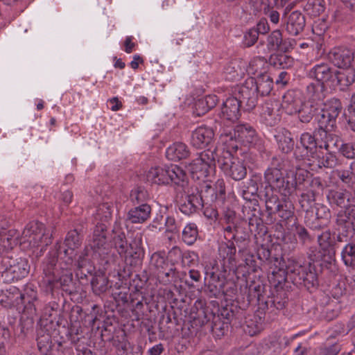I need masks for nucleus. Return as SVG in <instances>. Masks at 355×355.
Listing matches in <instances>:
<instances>
[{
  "label": "nucleus",
  "mask_w": 355,
  "mask_h": 355,
  "mask_svg": "<svg viewBox=\"0 0 355 355\" xmlns=\"http://www.w3.org/2000/svg\"><path fill=\"white\" fill-rule=\"evenodd\" d=\"M320 105L311 102H304L297 114L300 121L304 123H309L313 117L317 114Z\"/></svg>",
  "instance_id": "ea45409f"
},
{
  "label": "nucleus",
  "mask_w": 355,
  "mask_h": 355,
  "mask_svg": "<svg viewBox=\"0 0 355 355\" xmlns=\"http://www.w3.org/2000/svg\"><path fill=\"white\" fill-rule=\"evenodd\" d=\"M112 241L114 248H112L114 250L113 261H115V251L118 252L121 258L127 261L128 257L135 259H141L144 256V251L141 247V239H135L132 243H128L126 239L125 232L122 231L120 222L116 220L112 228ZM110 245H112L110 243ZM112 247V246H111Z\"/></svg>",
  "instance_id": "423d86ee"
},
{
  "label": "nucleus",
  "mask_w": 355,
  "mask_h": 355,
  "mask_svg": "<svg viewBox=\"0 0 355 355\" xmlns=\"http://www.w3.org/2000/svg\"><path fill=\"white\" fill-rule=\"evenodd\" d=\"M150 213L151 207L149 205H135L128 211L126 220L133 224L143 223L150 218Z\"/></svg>",
  "instance_id": "c85d7f7f"
},
{
  "label": "nucleus",
  "mask_w": 355,
  "mask_h": 355,
  "mask_svg": "<svg viewBox=\"0 0 355 355\" xmlns=\"http://www.w3.org/2000/svg\"><path fill=\"white\" fill-rule=\"evenodd\" d=\"M243 212L245 217H248L249 220V229L250 231L253 233L259 234L263 230L264 225L263 220L261 218V210L259 205L254 202V207L250 205L243 206Z\"/></svg>",
  "instance_id": "412c9836"
},
{
  "label": "nucleus",
  "mask_w": 355,
  "mask_h": 355,
  "mask_svg": "<svg viewBox=\"0 0 355 355\" xmlns=\"http://www.w3.org/2000/svg\"><path fill=\"white\" fill-rule=\"evenodd\" d=\"M211 304L217 311L216 313H210L211 321L207 324H204L205 320H201V333L207 331L211 332L216 339H220L229 331L230 324L232 322L239 320L243 313L240 307L234 303L226 304L221 309H218L215 302L212 301Z\"/></svg>",
  "instance_id": "7ed1b4c3"
},
{
  "label": "nucleus",
  "mask_w": 355,
  "mask_h": 355,
  "mask_svg": "<svg viewBox=\"0 0 355 355\" xmlns=\"http://www.w3.org/2000/svg\"><path fill=\"white\" fill-rule=\"evenodd\" d=\"M300 143L307 153L311 154V157L313 153L319 150L320 138L319 136L315 135L314 131L312 134L308 132L301 134Z\"/></svg>",
  "instance_id": "58836bf2"
},
{
  "label": "nucleus",
  "mask_w": 355,
  "mask_h": 355,
  "mask_svg": "<svg viewBox=\"0 0 355 355\" xmlns=\"http://www.w3.org/2000/svg\"><path fill=\"white\" fill-rule=\"evenodd\" d=\"M354 166H355V162L351 163L348 170H341L337 173L339 179L348 187H352L354 182Z\"/></svg>",
  "instance_id": "0e129e2a"
},
{
  "label": "nucleus",
  "mask_w": 355,
  "mask_h": 355,
  "mask_svg": "<svg viewBox=\"0 0 355 355\" xmlns=\"http://www.w3.org/2000/svg\"><path fill=\"white\" fill-rule=\"evenodd\" d=\"M216 150L214 132L211 126L201 125V206L213 203L217 199L216 179Z\"/></svg>",
  "instance_id": "f257e3e1"
},
{
  "label": "nucleus",
  "mask_w": 355,
  "mask_h": 355,
  "mask_svg": "<svg viewBox=\"0 0 355 355\" xmlns=\"http://www.w3.org/2000/svg\"><path fill=\"white\" fill-rule=\"evenodd\" d=\"M107 279L103 275L94 276L91 280L92 290L97 295H100L107 291Z\"/></svg>",
  "instance_id": "052dcab7"
},
{
  "label": "nucleus",
  "mask_w": 355,
  "mask_h": 355,
  "mask_svg": "<svg viewBox=\"0 0 355 355\" xmlns=\"http://www.w3.org/2000/svg\"><path fill=\"white\" fill-rule=\"evenodd\" d=\"M269 282L272 284L275 288H278L282 283H284L288 279L287 270L285 271L283 269L278 268L277 270H273L268 277Z\"/></svg>",
  "instance_id": "680f3d73"
},
{
  "label": "nucleus",
  "mask_w": 355,
  "mask_h": 355,
  "mask_svg": "<svg viewBox=\"0 0 355 355\" xmlns=\"http://www.w3.org/2000/svg\"><path fill=\"white\" fill-rule=\"evenodd\" d=\"M274 138L279 150L282 153L288 154L294 149L295 142L289 130L285 128L277 129Z\"/></svg>",
  "instance_id": "4be33fe9"
},
{
  "label": "nucleus",
  "mask_w": 355,
  "mask_h": 355,
  "mask_svg": "<svg viewBox=\"0 0 355 355\" xmlns=\"http://www.w3.org/2000/svg\"><path fill=\"white\" fill-rule=\"evenodd\" d=\"M186 179L185 172L175 164L151 167L146 173V180L157 184H167L171 182L184 187Z\"/></svg>",
  "instance_id": "0eeeda50"
},
{
  "label": "nucleus",
  "mask_w": 355,
  "mask_h": 355,
  "mask_svg": "<svg viewBox=\"0 0 355 355\" xmlns=\"http://www.w3.org/2000/svg\"><path fill=\"white\" fill-rule=\"evenodd\" d=\"M107 235V227L105 224L96 225L91 242L80 253L77 260L76 256L74 257L73 266H77L81 275L86 277L85 272L91 274L94 270L91 266L87 268L89 263V257L105 261V264H109L114 260V250L108 242Z\"/></svg>",
  "instance_id": "f03ea898"
},
{
  "label": "nucleus",
  "mask_w": 355,
  "mask_h": 355,
  "mask_svg": "<svg viewBox=\"0 0 355 355\" xmlns=\"http://www.w3.org/2000/svg\"><path fill=\"white\" fill-rule=\"evenodd\" d=\"M205 274V292L211 297H218L225 283V276L220 274L216 263L211 268L206 266Z\"/></svg>",
  "instance_id": "4468645a"
},
{
  "label": "nucleus",
  "mask_w": 355,
  "mask_h": 355,
  "mask_svg": "<svg viewBox=\"0 0 355 355\" xmlns=\"http://www.w3.org/2000/svg\"><path fill=\"white\" fill-rule=\"evenodd\" d=\"M60 272L56 276V282H55V288L60 287L62 290L67 291L73 281V274L71 269L73 266L67 267L63 260H60Z\"/></svg>",
  "instance_id": "473e14b6"
},
{
  "label": "nucleus",
  "mask_w": 355,
  "mask_h": 355,
  "mask_svg": "<svg viewBox=\"0 0 355 355\" xmlns=\"http://www.w3.org/2000/svg\"><path fill=\"white\" fill-rule=\"evenodd\" d=\"M282 21L286 31L291 35H297L302 33L306 26L304 15L300 11L295 10L287 15L285 12Z\"/></svg>",
  "instance_id": "a211bd4d"
},
{
  "label": "nucleus",
  "mask_w": 355,
  "mask_h": 355,
  "mask_svg": "<svg viewBox=\"0 0 355 355\" xmlns=\"http://www.w3.org/2000/svg\"><path fill=\"white\" fill-rule=\"evenodd\" d=\"M286 293L283 289L274 288L267 291L266 300L261 303V310L273 313L283 309L287 303Z\"/></svg>",
  "instance_id": "2eb2a0df"
},
{
  "label": "nucleus",
  "mask_w": 355,
  "mask_h": 355,
  "mask_svg": "<svg viewBox=\"0 0 355 355\" xmlns=\"http://www.w3.org/2000/svg\"><path fill=\"white\" fill-rule=\"evenodd\" d=\"M278 103L272 100L266 101L261 106V116L265 123L269 126L275 125L280 120L277 114Z\"/></svg>",
  "instance_id": "cd10ccee"
},
{
  "label": "nucleus",
  "mask_w": 355,
  "mask_h": 355,
  "mask_svg": "<svg viewBox=\"0 0 355 355\" xmlns=\"http://www.w3.org/2000/svg\"><path fill=\"white\" fill-rule=\"evenodd\" d=\"M5 227H0V255L4 252H8L19 243V236L15 235V230L5 232Z\"/></svg>",
  "instance_id": "72a5a7b5"
},
{
  "label": "nucleus",
  "mask_w": 355,
  "mask_h": 355,
  "mask_svg": "<svg viewBox=\"0 0 355 355\" xmlns=\"http://www.w3.org/2000/svg\"><path fill=\"white\" fill-rule=\"evenodd\" d=\"M241 87V97L247 101V110H252L257 103L258 94L268 95L272 89V79L266 73H261L257 78L247 79Z\"/></svg>",
  "instance_id": "39448f33"
},
{
  "label": "nucleus",
  "mask_w": 355,
  "mask_h": 355,
  "mask_svg": "<svg viewBox=\"0 0 355 355\" xmlns=\"http://www.w3.org/2000/svg\"><path fill=\"white\" fill-rule=\"evenodd\" d=\"M20 300H21V308L23 307L24 311L31 315L36 314L38 306V303L35 304L37 302V294L33 284H30L25 286Z\"/></svg>",
  "instance_id": "5701e85b"
},
{
  "label": "nucleus",
  "mask_w": 355,
  "mask_h": 355,
  "mask_svg": "<svg viewBox=\"0 0 355 355\" xmlns=\"http://www.w3.org/2000/svg\"><path fill=\"white\" fill-rule=\"evenodd\" d=\"M341 257L347 266H355V240L347 243L341 252Z\"/></svg>",
  "instance_id": "8fccbe9b"
},
{
  "label": "nucleus",
  "mask_w": 355,
  "mask_h": 355,
  "mask_svg": "<svg viewBox=\"0 0 355 355\" xmlns=\"http://www.w3.org/2000/svg\"><path fill=\"white\" fill-rule=\"evenodd\" d=\"M218 98L215 94H208L201 98V112L202 114L208 112L216 107Z\"/></svg>",
  "instance_id": "69168bd1"
},
{
  "label": "nucleus",
  "mask_w": 355,
  "mask_h": 355,
  "mask_svg": "<svg viewBox=\"0 0 355 355\" xmlns=\"http://www.w3.org/2000/svg\"><path fill=\"white\" fill-rule=\"evenodd\" d=\"M325 184L320 177H311L306 180V187L304 191L313 193L315 195L319 194L324 189Z\"/></svg>",
  "instance_id": "6e6d98bb"
},
{
  "label": "nucleus",
  "mask_w": 355,
  "mask_h": 355,
  "mask_svg": "<svg viewBox=\"0 0 355 355\" xmlns=\"http://www.w3.org/2000/svg\"><path fill=\"white\" fill-rule=\"evenodd\" d=\"M339 153L348 159H355V142L343 143Z\"/></svg>",
  "instance_id": "774afa93"
},
{
  "label": "nucleus",
  "mask_w": 355,
  "mask_h": 355,
  "mask_svg": "<svg viewBox=\"0 0 355 355\" xmlns=\"http://www.w3.org/2000/svg\"><path fill=\"white\" fill-rule=\"evenodd\" d=\"M266 182L274 189L282 184V181L284 178L282 172L277 168H269L264 173Z\"/></svg>",
  "instance_id": "de8ad7c7"
},
{
  "label": "nucleus",
  "mask_w": 355,
  "mask_h": 355,
  "mask_svg": "<svg viewBox=\"0 0 355 355\" xmlns=\"http://www.w3.org/2000/svg\"><path fill=\"white\" fill-rule=\"evenodd\" d=\"M303 103L295 91L288 90L282 97L281 106L287 114L293 115L297 114Z\"/></svg>",
  "instance_id": "393cba45"
},
{
  "label": "nucleus",
  "mask_w": 355,
  "mask_h": 355,
  "mask_svg": "<svg viewBox=\"0 0 355 355\" xmlns=\"http://www.w3.org/2000/svg\"><path fill=\"white\" fill-rule=\"evenodd\" d=\"M269 63L275 68L286 69L293 64V58L284 53L272 54L269 58Z\"/></svg>",
  "instance_id": "a18cd8bd"
},
{
  "label": "nucleus",
  "mask_w": 355,
  "mask_h": 355,
  "mask_svg": "<svg viewBox=\"0 0 355 355\" xmlns=\"http://www.w3.org/2000/svg\"><path fill=\"white\" fill-rule=\"evenodd\" d=\"M226 78L230 80H236L241 78L243 74V71L237 61H232L225 69Z\"/></svg>",
  "instance_id": "5fc2aeb1"
},
{
  "label": "nucleus",
  "mask_w": 355,
  "mask_h": 355,
  "mask_svg": "<svg viewBox=\"0 0 355 355\" xmlns=\"http://www.w3.org/2000/svg\"><path fill=\"white\" fill-rule=\"evenodd\" d=\"M112 209L113 207L109 202L99 205L95 214L96 219L101 220V223L105 224L103 222H107L111 218ZM98 224H101V223H98L96 225Z\"/></svg>",
  "instance_id": "603ef678"
},
{
  "label": "nucleus",
  "mask_w": 355,
  "mask_h": 355,
  "mask_svg": "<svg viewBox=\"0 0 355 355\" xmlns=\"http://www.w3.org/2000/svg\"><path fill=\"white\" fill-rule=\"evenodd\" d=\"M37 344L38 350L43 355H50L54 346L51 336L43 328L37 331Z\"/></svg>",
  "instance_id": "c9c22d12"
},
{
  "label": "nucleus",
  "mask_w": 355,
  "mask_h": 355,
  "mask_svg": "<svg viewBox=\"0 0 355 355\" xmlns=\"http://www.w3.org/2000/svg\"><path fill=\"white\" fill-rule=\"evenodd\" d=\"M312 158L318 162V166L320 168H334L338 164V158L336 153L327 152L325 154L322 150H316L313 153Z\"/></svg>",
  "instance_id": "e433bc0d"
},
{
  "label": "nucleus",
  "mask_w": 355,
  "mask_h": 355,
  "mask_svg": "<svg viewBox=\"0 0 355 355\" xmlns=\"http://www.w3.org/2000/svg\"><path fill=\"white\" fill-rule=\"evenodd\" d=\"M150 267L155 270L157 272L160 270L168 268V262L166 259V253L164 251H158L154 252L150 257Z\"/></svg>",
  "instance_id": "3c124183"
},
{
  "label": "nucleus",
  "mask_w": 355,
  "mask_h": 355,
  "mask_svg": "<svg viewBox=\"0 0 355 355\" xmlns=\"http://www.w3.org/2000/svg\"><path fill=\"white\" fill-rule=\"evenodd\" d=\"M325 85L318 82L310 83L306 87V94L309 101L322 105L325 98Z\"/></svg>",
  "instance_id": "7c9ffc66"
},
{
  "label": "nucleus",
  "mask_w": 355,
  "mask_h": 355,
  "mask_svg": "<svg viewBox=\"0 0 355 355\" xmlns=\"http://www.w3.org/2000/svg\"><path fill=\"white\" fill-rule=\"evenodd\" d=\"M21 292L18 288L14 286H10L7 288L0 300V304L5 308L17 307L21 309Z\"/></svg>",
  "instance_id": "c756f323"
},
{
  "label": "nucleus",
  "mask_w": 355,
  "mask_h": 355,
  "mask_svg": "<svg viewBox=\"0 0 355 355\" xmlns=\"http://www.w3.org/2000/svg\"><path fill=\"white\" fill-rule=\"evenodd\" d=\"M140 295L138 291L133 293H129V288L123 287L117 288L112 293V296L119 305H125L128 303H133L135 300H137V297Z\"/></svg>",
  "instance_id": "37998d69"
},
{
  "label": "nucleus",
  "mask_w": 355,
  "mask_h": 355,
  "mask_svg": "<svg viewBox=\"0 0 355 355\" xmlns=\"http://www.w3.org/2000/svg\"><path fill=\"white\" fill-rule=\"evenodd\" d=\"M243 105L244 109L248 110L247 101L242 98L239 87L236 96L229 97L223 103L219 114L220 118L231 122L236 121L241 115V107Z\"/></svg>",
  "instance_id": "f8f14e48"
},
{
  "label": "nucleus",
  "mask_w": 355,
  "mask_h": 355,
  "mask_svg": "<svg viewBox=\"0 0 355 355\" xmlns=\"http://www.w3.org/2000/svg\"><path fill=\"white\" fill-rule=\"evenodd\" d=\"M250 6L254 15L269 12L272 3L270 0H250Z\"/></svg>",
  "instance_id": "e2e57ef3"
},
{
  "label": "nucleus",
  "mask_w": 355,
  "mask_h": 355,
  "mask_svg": "<svg viewBox=\"0 0 355 355\" xmlns=\"http://www.w3.org/2000/svg\"><path fill=\"white\" fill-rule=\"evenodd\" d=\"M266 288L263 284H253L249 287L248 301L249 303H257L259 309H261V303L266 300Z\"/></svg>",
  "instance_id": "4c0bfd02"
},
{
  "label": "nucleus",
  "mask_w": 355,
  "mask_h": 355,
  "mask_svg": "<svg viewBox=\"0 0 355 355\" xmlns=\"http://www.w3.org/2000/svg\"><path fill=\"white\" fill-rule=\"evenodd\" d=\"M336 226V231H340L342 234H345L347 236L355 231V222L352 220V218L347 214V211H340L338 214Z\"/></svg>",
  "instance_id": "a19ab883"
},
{
  "label": "nucleus",
  "mask_w": 355,
  "mask_h": 355,
  "mask_svg": "<svg viewBox=\"0 0 355 355\" xmlns=\"http://www.w3.org/2000/svg\"><path fill=\"white\" fill-rule=\"evenodd\" d=\"M301 6L307 15L317 17L325 9L324 0H301Z\"/></svg>",
  "instance_id": "79ce46f5"
},
{
  "label": "nucleus",
  "mask_w": 355,
  "mask_h": 355,
  "mask_svg": "<svg viewBox=\"0 0 355 355\" xmlns=\"http://www.w3.org/2000/svg\"><path fill=\"white\" fill-rule=\"evenodd\" d=\"M258 136L255 129L248 123H241L235 126L233 132L224 130L220 136V140L224 146V149L232 155L236 153L239 143L245 144H255Z\"/></svg>",
  "instance_id": "20e7f679"
},
{
  "label": "nucleus",
  "mask_w": 355,
  "mask_h": 355,
  "mask_svg": "<svg viewBox=\"0 0 355 355\" xmlns=\"http://www.w3.org/2000/svg\"><path fill=\"white\" fill-rule=\"evenodd\" d=\"M29 272L28 261L23 258L10 259L8 266L3 272L8 281H17L25 277Z\"/></svg>",
  "instance_id": "dca6fc26"
},
{
  "label": "nucleus",
  "mask_w": 355,
  "mask_h": 355,
  "mask_svg": "<svg viewBox=\"0 0 355 355\" xmlns=\"http://www.w3.org/2000/svg\"><path fill=\"white\" fill-rule=\"evenodd\" d=\"M287 275L293 284L304 286L307 290L315 288L318 286V275L315 267L311 263L302 266L293 263L287 266Z\"/></svg>",
  "instance_id": "1a4fd4ad"
},
{
  "label": "nucleus",
  "mask_w": 355,
  "mask_h": 355,
  "mask_svg": "<svg viewBox=\"0 0 355 355\" xmlns=\"http://www.w3.org/2000/svg\"><path fill=\"white\" fill-rule=\"evenodd\" d=\"M320 138L319 150L324 149L327 152L334 153L338 150L340 152V148L343 144L341 138L337 135L325 132L318 135Z\"/></svg>",
  "instance_id": "a878e982"
},
{
  "label": "nucleus",
  "mask_w": 355,
  "mask_h": 355,
  "mask_svg": "<svg viewBox=\"0 0 355 355\" xmlns=\"http://www.w3.org/2000/svg\"><path fill=\"white\" fill-rule=\"evenodd\" d=\"M281 199L277 195L270 194L268 192L265 194V205L268 214L267 218L270 223L273 222V216L280 206Z\"/></svg>",
  "instance_id": "09e8293b"
},
{
  "label": "nucleus",
  "mask_w": 355,
  "mask_h": 355,
  "mask_svg": "<svg viewBox=\"0 0 355 355\" xmlns=\"http://www.w3.org/2000/svg\"><path fill=\"white\" fill-rule=\"evenodd\" d=\"M329 61L338 68L352 67L354 59V53L347 47L337 46L328 53Z\"/></svg>",
  "instance_id": "f3484780"
},
{
  "label": "nucleus",
  "mask_w": 355,
  "mask_h": 355,
  "mask_svg": "<svg viewBox=\"0 0 355 355\" xmlns=\"http://www.w3.org/2000/svg\"><path fill=\"white\" fill-rule=\"evenodd\" d=\"M231 239L234 240L239 253H244L247 251L250 241L248 233L241 231L239 227H236Z\"/></svg>",
  "instance_id": "49530a36"
},
{
  "label": "nucleus",
  "mask_w": 355,
  "mask_h": 355,
  "mask_svg": "<svg viewBox=\"0 0 355 355\" xmlns=\"http://www.w3.org/2000/svg\"><path fill=\"white\" fill-rule=\"evenodd\" d=\"M83 234L76 229L70 230L66 235L64 245L67 247L63 252L60 251V260H63L67 267L73 266L74 257L77 256L76 250L82 245Z\"/></svg>",
  "instance_id": "ddd939ff"
},
{
  "label": "nucleus",
  "mask_w": 355,
  "mask_h": 355,
  "mask_svg": "<svg viewBox=\"0 0 355 355\" xmlns=\"http://www.w3.org/2000/svg\"><path fill=\"white\" fill-rule=\"evenodd\" d=\"M282 33L279 30L271 32L267 37L266 46L269 51H278L282 42Z\"/></svg>",
  "instance_id": "4d7b16f0"
},
{
  "label": "nucleus",
  "mask_w": 355,
  "mask_h": 355,
  "mask_svg": "<svg viewBox=\"0 0 355 355\" xmlns=\"http://www.w3.org/2000/svg\"><path fill=\"white\" fill-rule=\"evenodd\" d=\"M199 204L198 197L196 195L191 194L188 196L187 201L180 205V209L183 214L191 215L197 211Z\"/></svg>",
  "instance_id": "864d4df0"
},
{
  "label": "nucleus",
  "mask_w": 355,
  "mask_h": 355,
  "mask_svg": "<svg viewBox=\"0 0 355 355\" xmlns=\"http://www.w3.org/2000/svg\"><path fill=\"white\" fill-rule=\"evenodd\" d=\"M323 105L317 116L318 128L314 130L316 135L334 131L336 128L337 118L343 110L340 101L336 98H331Z\"/></svg>",
  "instance_id": "6e6552de"
},
{
  "label": "nucleus",
  "mask_w": 355,
  "mask_h": 355,
  "mask_svg": "<svg viewBox=\"0 0 355 355\" xmlns=\"http://www.w3.org/2000/svg\"><path fill=\"white\" fill-rule=\"evenodd\" d=\"M302 191V192L300 194L299 199V203L300 204L302 209L307 211L309 208L311 207L312 204L315 202L316 195L307 191Z\"/></svg>",
  "instance_id": "338daca9"
},
{
  "label": "nucleus",
  "mask_w": 355,
  "mask_h": 355,
  "mask_svg": "<svg viewBox=\"0 0 355 355\" xmlns=\"http://www.w3.org/2000/svg\"><path fill=\"white\" fill-rule=\"evenodd\" d=\"M231 156L233 157V154ZM228 173L233 180L239 181L246 176L247 169L242 161L232 157Z\"/></svg>",
  "instance_id": "c03bdc74"
},
{
  "label": "nucleus",
  "mask_w": 355,
  "mask_h": 355,
  "mask_svg": "<svg viewBox=\"0 0 355 355\" xmlns=\"http://www.w3.org/2000/svg\"><path fill=\"white\" fill-rule=\"evenodd\" d=\"M335 69L327 63H320L313 66L309 71V76L315 79L316 82L329 84L332 85L334 83Z\"/></svg>",
  "instance_id": "6ab92c4d"
},
{
  "label": "nucleus",
  "mask_w": 355,
  "mask_h": 355,
  "mask_svg": "<svg viewBox=\"0 0 355 355\" xmlns=\"http://www.w3.org/2000/svg\"><path fill=\"white\" fill-rule=\"evenodd\" d=\"M351 193L346 189H331L327 196V200L331 205L341 208L349 207Z\"/></svg>",
  "instance_id": "2f4dec72"
},
{
  "label": "nucleus",
  "mask_w": 355,
  "mask_h": 355,
  "mask_svg": "<svg viewBox=\"0 0 355 355\" xmlns=\"http://www.w3.org/2000/svg\"><path fill=\"white\" fill-rule=\"evenodd\" d=\"M55 248V251L49 252L42 265L44 277L42 284L45 287V291L47 293H52L55 289V282L57 281L56 276L60 272V268H58L56 264L58 257H60V250L61 246L59 243H56Z\"/></svg>",
  "instance_id": "9b49d317"
},
{
  "label": "nucleus",
  "mask_w": 355,
  "mask_h": 355,
  "mask_svg": "<svg viewBox=\"0 0 355 355\" xmlns=\"http://www.w3.org/2000/svg\"><path fill=\"white\" fill-rule=\"evenodd\" d=\"M148 198L147 191L142 187H137L131 191L130 200L134 205H148L146 203Z\"/></svg>",
  "instance_id": "13d9d810"
},
{
  "label": "nucleus",
  "mask_w": 355,
  "mask_h": 355,
  "mask_svg": "<svg viewBox=\"0 0 355 355\" xmlns=\"http://www.w3.org/2000/svg\"><path fill=\"white\" fill-rule=\"evenodd\" d=\"M20 243H28L31 248L44 247L51 243V237L46 232L44 225L38 221H32L25 227Z\"/></svg>",
  "instance_id": "9d476101"
},
{
  "label": "nucleus",
  "mask_w": 355,
  "mask_h": 355,
  "mask_svg": "<svg viewBox=\"0 0 355 355\" xmlns=\"http://www.w3.org/2000/svg\"><path fill=\"white\" fill-rule=\"evenodd\" d=\"M342 69H335L332 86H338L340 90L345 91L355 82V69L352 67Z\"/></svg>",
  "instance_id": "b1692460"
},
{
  "label": "nucleus",
  "mask_w": 355,
  "mask_h": 355,
  "mask_svg": "<svg viewBox=\"0 0 355 355\" xmlns=\"http://www.w3.org/2000/svg\"><path fill=\"white\" fill-rule=\"evenodd\" d=\"M318 243L322 250L324 261L331 263L336 255V239L329 231H325L318 236Z\"/></svg>",
  "instance_id": "aec40b11"
},
{
  "label": "nucleus",
  "mask_w": 355,
  "mask_h": 355,
  "mask_svg": "<svg viewBox=\"0 0 355 355\" xmlns=\"http://www.w3.org/2000/svg\"><path fill=\"white\" fill-rule=\"evenodd\" d=\"M279 205L274 215H277L281 222L285 223V225L289 223L295 224L297 219L295 216V207L293 202L287 198H283L281 199Z\"/></svg>",
  "instance_id": "bb28decb"
},
{
  "label": "nucleus",
  "mask_w": 355,
  "mask_h": 355,
  "mask_svg": "<svg viewBox=\"0 0 355 355\" xmlns=\"http://www.w3.org/2000/svg\"><path fill=\"white\" fill-rule=\"evenodd\" d=\"M198 236V230L196 224L187 225L182 232V240L187 245H192L196 241Z\"/></svg>",
  "instance_id": "bf43d9fd"
},
{
  "label": "nucleus",
  "mask_w": 355,
  "mask_h": 355,
  "mask_svg": "<svg viewBox=\"0 0 355 355\" xmlns=\"http://www.w3.org/2000/svg\"><path fill=\"white\" fill-rule=\"evenodd\" d=\"M189 155L188 147L182 142H175L166 148V156L168 159L177 162L187 158Z\"/></svg>",
  "instance_id": "f704fd0d"
}]
</instances>
